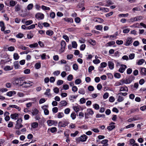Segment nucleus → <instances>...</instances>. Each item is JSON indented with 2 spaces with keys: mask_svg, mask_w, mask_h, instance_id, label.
<instances>
[{
  "mask_svg": "<svg viewBox=\"0 0 146 146\" xmlns=\"http://www.w3.org/2000/svg\"><path fill=\"white\" fill-rule=\"evenodd\" d=\"M88 89L89 91H92L94 90V88L92 86H90L88 87Z\"/></svg>",
  "mask_w": 146,
  "mask_h": 146,
  "instance_id": "nucleus-57",
  "label": "nucleus"
},
{
  "mask_svg": "<svg viewBox=\"0 0 146 146\" xmlns=\"http://www.w3.org/2000/svg\"><path fill=\"white\" fill-rule=\"evenodd\" d=\"M135 126V124L134 123L130 124L126 127V128L127 129L129 128H130L133 127Z\"/></svg>",
  "mask_w": 146,
  "mask_h": 146,
  "instance_id": "nucleus-47",
  "label": "nucleus"
},
{
  "mask_svg": "<svg viewBox=\"0 0 146 146\" xmlns=\"http://www.w3.org/2000/svg\"><path fill=\"white\" fill-rule=\"evenodd\" d=\"M145 62V60L143 59H141L139 60L137 62L138 65H142Z\"/></svg>",
  "mask_w": 146,
  "mask_h": 146,
  "instance_id": "nucleus-25",
  "label": "nucleus"
},
{
  "mask_svg": "<svg viewBox=\"0 0 146 146\" xmlns=\"http://www.w3.org/2000/svg\"><path fill=\"white\" fill-rule=\"evenodd\" d=\"M94 67L93 66H91L89 67L88 69V72H91L92 70L94 69Z\"/></svg>",
  "mask_w": 146,
  "mask_h": 146,
  "instance_id": "nucleus-62",
  "label": "nucleus"
},
{
  "mask_svg": "<svg viewBox=\"0 0 146 146\" xmlns=\"http://www.w3.org/2000/svg\"><path fill=\"white\" fill-rule=\"evenodd\" d=\"M108 65L109 68L111 70L113 69L114 67V64L111 61L108 62Z\"/></svg>",
  "mask_w": 146,
  "mask_h": 146,
  "instance_id": "nucleus-11",
  "label": "nucleus"
},
{
  "mask_svg": "<svg viewBox=\"0 0 146 146\" xmlns=\"http://www.w3.org/2000/svg\"><path fill=\"white\" fill-rule=\"evenodd\" d=\"M115 126L114 125H111L107 127V129L110 131L111 130L115 128Z\"/></svg>",
  "mask_w": 146,
  "mask_h": 146,
  "instance_id": "nucleus-37",
  "label": "nucleus"
},
{
  "mask_svg": "<svg viewBox=\"0 0 146 146\" xmlns=\"http://www.w3.org/2000/svg\"><path fill=\"white\" fill-rule=\"evenodd\" d=\"M35 17L38 19H42L44 18V15L41 13H38L35 15Z\"/></svg>",
  "mask_w": 146,
  "mask_h": 146,
  "instance_id": "nucleus-7",
  "label": "nucleus"
},
{
  "mask_svg": "<svg viewBox=\"0 0 146 146\" xmlns=\"http://www.w3.org/2000/svg\"><path fill=\"white\" fill-rule=\"evenodd\" d=\"M33 23L32 20H29L25 21V23L26 25H28L32 24Z\"/></svg>",
  "mask_w": 146,
  "mask_h": 146,
  "instance_id": "nucleus-46",
  "label": "nucleus"
},
{
  "mask_svg": "<svg viewBox=\"0 0 146 146\" xmlns=\"http://www.w3.org/2000/svg\"><path fill=\"white\" fill-rule=\"evenodd\" d=\"M47 107L48 106H43L42 107V108L44 110V112L45 115H48L49 113V111L47 108Z\"/></svg>",
  "mask_w": 146,
  "mask_h": 146,
  "instance_id": "nucleus-10",
  "label": "nucleus"
},
{
  "mask_svg": "<svg viewBox=\"0 0 146 146\" xmlns=\"http://www.w3.org/2000/svg\"><path fill=\"white\" fill-rule=\"evenodd\" d=\"M63 38L66 40V42H68L69 40V38L66 35H63Z\"/></svg>",
  "mask_w": 146,
  "mask_h": 146,
  "instance_id": "nucleus-45",
  "label": "nucleus"
},
{
  "mask_svg": "<svg viewBox=\"0 0 146 146\" xmlns=\"http://www.w3.org/2000/svg\"><path fill=\"white\" fill-rule=\"evenodd\" d=\"M63 81L61 80H58L57 82V84L58 85H60L62 84L63 83Z\"/></svg>",
  "mask_w": 146,
  "mask_h": 146,
  "instance_id": "nucleus-59",
  "label": "nucleus"
},
{
  "mask_svg": "<svg viewBox=\"0 0 146 146\" xmlns=\"http://www.w3.org/2000/svg\"><path fill=\"white\" fill-rule=\"evenodd\" d=\"M75 22L77 23H79L80 21V19L79 17H77L75 19Z\"/></svg>",
  "mask_w": 146,
  "mask_h": 146,
  "instance_id": "nucleus-63",
  "label": "nucleus"
},
{
  "mask_svg": "<svg viewBox=\"0 0 146 146\" xmlns=\"http://www.w3.org/2000/svg\"><path fill=\"white\" fill-rule=\"evenodd\" d=\"M23 127V125L22 124H21L15 125V128L17 129H19Z\"/></svg>",
  "mask_w": 146,
  "mask_h": 146,
  "instance_id": "nucleus-52",
  "label": "nucleus"
},
{
  "mask_svg": "<svg viewBox=\"0 0 146 146\" xmlns=\"http://www.w3.org/2000/svg\"><path fill=\"white\" fill-rule=\"evenodd\" d=\"M115 44V41H112L111 42H109L106 44V45L108 46H111L112 45L114 44Z\"/></svg>",
  "mask_w": 146,
  "mask_h": 146,
  "instance_id": "nucleus-36",
  "label": "nucleus"
},
{
  "mask_svg": "<svg viewBox=\"0 0 146 146\" xmlns=\"http://www.w3.org/2000/svg\"><path fill=\"white\" fill-rule=\"evenodd\" d=\"M73 109L76 112H78L79 110L80 109L78 106H74L73 107Z\"/></svg>",
  "mask_w": 146,
  "mask_h": 146,
  "instance_id": "nucleus-41",
  "label": "nucleus"
},
{
  "mask_svg": "<svg viewBox=\"0 0 146 146\" xmlns=\"http://www.w3.org/2000/svg\"><path fill=\"white\" fill-rule=\"evenodd\" d=\"M10 116L11 118L16 120L19 117V114L17 113H15L11 114Z\"/></svg>",
  "mask_w": 146,
  "mask_h": 146,
  "instance_id": "nucleus-12",
  "label": "nucleus"
},
{
  "mask_svg": "<svg viewBox=\"0 0 146 146\" xmlns=\"http://www.w3.org/2000/svg\"><path fill=\"white\" fill-rule=\"evenodd\" d=\"M50 90L48 88L46 90V91L44 93V94L48 96H51V95L50 93Z\"/></svg>",
  "mask_w": 146,
  "mask_h": 146,
  "instance_id": "nucleus-22",
  "label": "nucleus"
},
{
  "mask_svg": "<svg viewBox=\"0 0 146 146\" xmlns=\"http://www.w3.org/2000/svg\"><path fill=\"white\" fill-rule=\"evenodd\" d=\"M42 8L43 10H50V8L49 7L45 6L44 5H42Z\"/></svg>",
  "mask_w": 146,
  "mask_h": 146,
  "instance_id": "nucleus-53",
  "label": "nucleus"
},
{
  "mask_svg": "<svg viewBox=\"0 0 146 146\" xmlns=\"http://www.w3.org/2000/svg\"><path fill=\"white\" fill-rule=\"evenodd\" d=\"M132 10L134 12H135V11H141V9L139 7H137L133 8L132 9Z\"/></svg>",
  "mask_w": 146,
  "mask_h": 146,
  "instance_id": "nucleus-27",
  "label": "nucleus"
},
{
  "mask_svg": "<svg viewBox=\"0 0 146 146\" xmlns=\"http://www.w3.org/2000/svg\"><path fill=\"white\" fill-rule=\"evenodd\" d=\"M67 125V122L64 121H60L58 123V126L60 127H65Z\"/></svg>",
  "mask_w": 146,
  "mask_h": 146,
  "instance_id": "nucleus-8",
  "label": "nucleus"
},
{
  "mask_svg": "<svg viewBox=\"0 0 146 146\" xmlns=\"http://www.w3.org/2000/svg\"><path fill=\"white\" fill-rule=\"evenodd\" d=\"M96 20L95 21L96 22H98L99 23H101L103 22V20L100 18H96Z\"/></svg>",
  "mask_w": 146,
  "mask_h": 146,
  "instance_id": "nucleus-30",
  "label": "nucleus"
},
{
  "mask_svg": "<svg viewBox=\"0 0 146 146\" xmlns=\"http://www.w3.org/2000/svg\"><path fill=\"white\" fill-rule=\"evenodd\" d=\"M66 45V43L65 42L62 40L61 42V48L60 49V50L62 52H63L65 50V46Z\"/></svg>",
  "mask_w": 146,
  "mask_h": 146,
  "instance_id": "nucleus-5",
  "label": "nucleus"
},
{
  "mask_svg": "<svg viewBox=\"0 0 146 146\" xmlns=\"http://www.w3.org/2000/svg\"><path fill=\"white\" fill-rule=\"evenodd\" d=\"M127 68V66L125 65H121V67L119 70V72L121 73H123L125 71V69Z\"/></svg>",
  "mask_w": 146,
  "mask_h": 146,
  "instance_id": "nucleus-9",
  "label": "nucleus"
},
{
  "mask_svg": "<svg viewBox=\"0 0 146 146\" xmlns=\"http://www.w3.org/2000/svg\"><path fill=\"white\" fill-rule=\"evenodd\" d=\"M38 112V111L35 108L33 111L32 113L33 115H35L37 114Z\"/></svg>",
  "mask_w": 146,
  "mask_h": 146,
  "instance_id": "nucleus-29",
  "label": "nucleus"
},
{
  "mask_svg": "<svg viewBox=\"0 0 146 146\" xmlns=\"http://www.w3.org/2000/svg\"><path fill=\"white\" fill-rule=\"evenodd\" d=\"M94 113L93 111L91 109L87 110V112L85 113V118L88 119L89 118V115H92Z\"/></svg>",
  "mask_w": 146,
  "mask_h": 146,
  "instance_id": "nucleus-4",
  "label": "nucleus"
},
{
  "mask_svg": "<svg viewBox=\"0 0 146 146\" xmlns=\"http://www.w3.org/2000/svg\"><path fill=\"white\" fill-rule=\"evenodd\" d=\"M94 108L96 110H98L99 108V105L97 104H95L93 105Z\"/></svg>",
  "mask_w": 146,
  "mask_h": 146,
  "instance_id": "nucleus-56",
  "label": "nucleus"
},
{
  "mask_svg": "<svg viewBox=\"0 0 146 146\" xmlns=\"http://www.w3.org/2000/svg\"><path fill=\"white\" fill-rule=\"evenodd\" d=\"M33 84V83L29 81L24 82H23L22 87L24 88H27L32 86Z\"/></svg>",
  "mask_w": 146,
  "mask_h": 146,
  "instance_id": "nucleus-3",
  "label": "nucleus"
},
{
  "mask_svg": "<svg viewBox=\"0 0 146 146\" xmlns=\"http://www.w3.org/2000/svg\"><path fill=\"white\" fill-rule=\"evenodd\" d=\"M23 81L22 78H18L13 82V84L17 87L23 86Z\"/></svg>",
  "mask_w": 146,
  "mask_h": 146,
  "instance_id": "nucleus-1",
  "label": "nucleus"
},
{
  "mask_svg": "<svg viewBox=\"0 0 146 146\" xmlns=\"http://www.w3.org/2000/svg\"><path fill=\"white\" fill-rule=\"evenodd\" d=\"M107 75L108 78L112 79L113 78V75L110 73H108Z\"/></svg>",
  "mask_w": 146,
  "mask_h": 146,
  "instance_id": "nucleus-64",
  "label": "nucleus"
},
{
  "mask_svg": "<svg viewBox=\"0 0 146 146\" xmlns=\"http://www.w3.org/2000/svg\"><path fill=\"white\" fill-rule=\"evenodd\" d=\"M13 57L15 60H17L19 58V56L17 53H15L14 54Z\"/></svg>",
  "mask_w": 146,
  "mask_h": 146,
  "instance_id": "nucleus-33",
  "label": "nucleus"
},
{
  "mask_svg": "<svg viewBox=\"0 0 146 146\" xmlns=\"http://www.w3.org/2000/svg\"><path fill=\"white\" fill-rule=\"evenodd\" d=\"M57 131V129L55 127H53L51 128L50 131L52 133H54Z\"/></svg>",
  "mask_w": 146,
  "mask_h": 146,
  "instance_id": "nucleus-60",
  "label": "nucleus"
},
{
  "mask_svg": "<svg viewBox=\"0 0 146 146\" xmlns=\"http://www.w3.org/2000/svg\"><path fill=\"white\" fill-rule=\"evenodd\" d=\"M78 93L80 94H84L85 93L84 89V88H80L79 90Z\"/></svg>",
  "mask_w": 146,
  "mask_h": 146,
  "instance_id": "nucleus-21",
  "label": "nucleus"
},
{
  "mask_svg": "<svg viewBox=\"0 0 146 146\" xmlns=\"http://www.w3.org/2000/svg\"><path fill=\"white\" fill-rule=\"evenodd\" d=\"M75 82L76 84H79L81 82V80L79 79H77L75 80Z\"/></svg>",
  "mask_w": 146,
  "mask_h": 146,
  "instance_id": "nucleus-50",
  "label": "nucleus"
},
{
  "mask_svg": "<svg viewBox=\"0 0 146 146\" xmlns=\"http://www.w3.org/2000/svg\"><path fill=\"white\" fill-rule=\"evenodd\" d=\"M84 6V3L83 2H81L79 3L78 4L77 6V8H80Z\"/></svg>",
  "mask_w": 146,
  "mask_h": 146,
  "instance_id": "nucleus-34",
  "label": "nucleus"
},
{
  "mask_svg": "<svg viewBox=\"0 0 146 146\" xmlns=\"http://www.w3.org/2000/svg\"><path fill=\"white\" fill-rule=\"evenodd\" d=\"M88 137L85 135H81L80 137H79L76 139V141L77 143L80 142H84L86 141Z\"/></svg>",
  "mask_w": 146,
  "mask_h": 146,
  "instance_id": "nucleus-2",
  "label": "nucleus"
},
{
  "mask_svg": "<svg viewBox=\"0 0 146 146\" xmlns=\"http://www.w3.org/2000/svg\"><path fill=\"white\" fill-rule=\"evenodd\" d=\"M38 125V124L37 122H35L31 124V127L33 128H37Z\"/></svg>",
  "mask_w": 146,
  "mask_h": 146,
  "instance_id": "nucleus-24",
  "label": "nucleus"
},
{
  "mask_svg": "<svg viewBox=\"0 0 146 146\" xmlns=\"http://www.w3.org/2000/svg\"><path fill=\"white\" fill-rule=\"evenodd\" d=\"M78 133V131H76L74 133H71L70 135L71 136L75 137L76 136Z\"/></svg>",
  "mask_w": 146,
  "mask_h": 146,
  "instance_id": "nucleus-61",
  "label": "nucleus"
},
{
  "mask_svg": "<svg viewBox=\"0 0 146 146\" xmlns=\"http://www.w3.org/2000/svg\"><path fill=\"white\" fill-rule=\"evenodd\" d=\"M63 19L65 21L68 23H72L73 22V19L71 18L66 17Z\"/></svg>",
  "mask_w": 146,
  "mask_h": 146,
  "instance_id": "nucleus-13",
  "label": "nucleus"
},
{
  "mask_svg": "<svg viewBox=\"0 0 146 146\" xmlns=\"http://www.w3.org/2000/svg\"><path fill=\"white\" fill-rule=\"evenodd\" d=\"M73 68L74 70H76L78 69V67L77 65L75 64L73 65Z\"/></svg>",
  "mask_w": 146,
  "mask_h": 146,
  "instance_id": "nucleus-58",
  "label": "nucleus"
},
{
  "mask_svg": "<svg viewBox=\"0 0 146 146\" xmlns=\"http://www.w3.org/2000/svg\"><path fill=\"white\" fill-rule=\"evenodd\" d=\"M47 123L49 126H51L54 123V121L51 120H48L47 121Z\"/></svg>",
  "mask_w": 146,
  "mask_h": 146,
  "instance_id": "nucleus-20",
  "label": "nucleus"
},
{
  "mask_svg": "<svg viewBox=\"0 0 146 146\" xmlns=\"http://www.w3.org/2000/svg\"><path fill=\"white\" fill-rule=\"evenodd\" d=\"M96 28L98 30H101L103 29V26L102 25H98L96 26Z\"/></svg>",
  "mask_w": 146,
  "mask_h": 146,
  "instance_id": "nucleus-42",
  "label": "nucleus"
},
{
  "mask_svg": "<svg viewBox=\"0 0 146 146\" xmlns=\"http://www.w3.org/2000/svg\"><path fill=\"white\" fill-rule=\"evenodd\" d=\"M72 46L73 48H76L77 46V44L76 42L73 41L72 42Z\"/></svg>",
  "mask_w": 146,
  "mask_h": 146,
  "instance_id": "nucleus-44",
  "label": "nucleus"
},
{
  "mask_svg": "<svg viewBox=\"0 0 146 146\" xmlns=\"http://www.w3.org/2000/svg\"><path fill=\"white\" fill-rule=\"evenodd\" d=\"M132 38L131 37H128L126 40L125 45L128 46L131 44L133 42Z\"/></svg>",
  "mask_w": 146,
  "mask_h": 146,
  "instance_id": "nucleus-6",
  "label": "nucleus"
},
{
  "mask_svg": "<svg viewBox=\"0 0 146 146\" xmlns=\"http://www.w3.org/2000/svg\"><path fill=\"white\" fill-rule=\"evenodd\" d=\"M141 74L142 75H146V68H141L140 72Z\"/></svg>",
  "mask_w": 146,
  "mask_h": 146,
  "instance_id": "nucleus-14",
  "label": "nucleus"
},
{
  "mask_svg": "<svg viewBox=\"0 0 146 146\" xmlns=\"http://www.w3.org/2000/svg\"><path fill=\"white\" fill-rule=\"evenodd\" d=\"M57 114V117L59 118H61L64 116V114L62 112H59Z\"/></svg>",
  "mask_w": 146,
  "mask_h": 146,
  "instance_id": "nucleus-35",
  "label": "nucleus"
},
{
  "mask_svg": "<svg viewBox=\"0 0 146 146\" xmlns=\"http://www.w3.org/2000/svg\"><path fill=\"white\" fill-rule=\"evenodd\" d=\"M22 121V120L21 118L18 119L16 121V125L19 124H21Z\"/></svg>",
  "mask_w": 146,
  "mask_h": 146,
  "instance_id": "nucleus-48",
  "label": "nucleus"
},
{
  "mask_svg": "<svg viewBox=\"0 0 146 146\" xmlns=\"http://www.w3.org/2000/svg\"><path fill=\"white\" fill-rule=\"evenodd\" d=\"M121 81L122 82V84H128L130 83L131 82L128 79H126L124 80H122Z\"/></svg>",
  "mask_w": 146,
  "mask_h": 146,
  "instance_id": "nucleus-17",
  "label": "nucleus"
},
{
  "mask_svg": "<svg viewBox=\"0 0 146 146\" xmlns=\"http://www.w3.org/2000/svg\"><path fill=\"white\" fill-rule=\"evenodd\" d=\"M13 68V66H7L4 68V70L5 71H9L12 70Z\"/></svg>",
  "mask_w": 146,
  "mask_h": 146,
  "instance_id": "nucleus-15",
  "label": "nucleus"
},
{
  "mask_svg": "<svg viewBox=\"0 0 146 146\" xmlns=\"http://www.w3.org/2000/svg\"><path fill=\"white\" fill-rule=\"evenodd\" d=\"M139 109L137 108L133 109L130 110V113H133L136 111H138Z\"/></svg>",
  "mask_w": 146,
  "mask_h": 146,
  "instance_id": "nucleus-54",
  "label": "nucleus"
},
{
  "mask_svg": "<svg viewBox=\"0 0 146 146\" xmlns=\"http://www.w3.org/2000/svg\"><path fill=\"white\" fill-rule=\"evenodd\" d=\"M67 102L65 100L61 101L60 102V105L61 107L65 106L67 105Z\"/></svg>",
  "mask_w": 146,
  "mask_h": 146,
  "instance_id": "nucleus-18",
  "label": "nucleus"
},
{
  "mask_svg": "<svg viewBox=\"0 0 146 146\" xmlns=\"http://www.w3.org/2000/svg\"><path fill=\"white\" fill-rule=\"evenodd\" d=\"M107 66V64L106 63L104 62H103L101 64L100 68H104L106 67Z\"/></svg>",
  "mask_w": 146,
  "mask_h": 146,
  "instance_id": "nucleus-40",
  "label": "nucleus"
},
{
  "mask_svg": "<svg viewBox=\"0 0 146 146\" xmlns=\"http://www.w3.org/2000/svg\"><path fill=\"white\" fill-rule=\"evenodd\" d=\"M33 7V5L32 3L29 4L27 7V9L28 10H30L32 9Z\"/></svg>",
  "mask_w": 146,
  "mask_h": 146,
  "instance_id": "nucleus-28",
  "label": "nucleus"
},
{
  "mask_svg": "<svg viewBox=\"0 0 146 146\" xmlns=\"http://www.w3.org/2000/svg\"><path fill=\"white\" fill-rule=\"evenodd\" d=\"M14 65L15 69L18 68L19 65V62L18 61H15L14 62Z\"/></svg>",
  "mask_w": 146,
  "mask_h": 146,
  "instance_id": "nucleus-26",
  "label": "nucleus"
},
{
  "mask_svg": "<svg viewBox=\"0 0 146 146\" xmlns=\"http://www.w3.org/2000/svg\"><path fill=\"white\" fill-rule=\"evenodd\" d=\"M16 92L15 91H10L7 93V95L9 96H11L13 94H15Z\"/></svg>",
  "mask_w": 146,
  "mask_h": 146,
  "instance_id": "nucleus-19",
  "label": "nucleus"
},
{
  "mask_svg": "<svg viewBox=\"0 0 146 146\" xmlns=\"http://www.w3.org/2000/svg\"><path fill=\"white\" fill-rule=\"evenodd\" d=\"M89 42L92 45H94L96 44V41L94 40L90 39L89 40Z\"/></svg>",
  "mask_w": 146,
  "mask_h": 146,
  "instance_id": "nucleus-39",
  "label": "nucleus"
},
{
  "mask_svg": "<svg viewBox=\"0 0 146 146\" xmlns=\"http://www.w3.org/2000/svg\"><path fill=\"white\" fill-rule=\"evenodd\" d=\"M128 88L127 86H124L123 87H121L119 90V91L123 92H128Z\"/></svg>",
  "mask_w": 146,
  "mask_h": 146,
  "instance_id": "nucleus-16",
  "label": "nucleus"
},
{
  "mask_svg": "<svg viewBox=\"0 0 146 146\" xmlns=\"http://www.w3.org/2000/svg\"><path fill=\"white\" fill-rule=\"evenodd\" d=\"M46 33L47 35L51 36L53 34L54 32L52 30H47L46 32Z\"/></svg>",
  "mask_w": 146,
  "mask_h": 146,
  "instance_id": "nucleus-23",
  "label": "nucleus"
},
{
  "mask_svg": "<svg viewBox=\"0 0 146 146\" xmlns=\"http://www.w3.org/2000/svg\"><path fill=\"white\" fill-rule=\"evenodd\" d=\"M18 48L20 49H21L23 50H27V49L29 48L28 47H26L24 46H23L22 45H21L19 46Z\"/></svg>",
  "mask_w": 146,
  "mask_h": 146,
  "instance_id": "nucleus-32",
  "label": "nucleus"
},
{
  "mask_svg": "<svg viewBox=\"0 0 146 146\" xmlns=\"http://www.w3.org/2000/svg\"><path fill=\"white\" fill-rule=\"evenodd\" d=\"M129 15L128 13L125 14H119L118 16L119 17H127Z\"/></svg>",
  "mask_w": 146,
  "mask_h": 146,
  "instance_id": "nucleus-43",
  "label": "nucleus"
},
{
  "mask_svg": "<svg viewBox=\"0 0 146 146\" xmlns=\"http://www.w3.org/2000/svg\"><path fill=\"white\" fill-rule=\"evenodd\" d=\"M71 117L73 119H74L76 118V114L75 112L72 113L71 115Z\"/></svg>",
  "mask_w": 146,
  "mask_h": 146,
  "instance_id": "nucleus-49",
  "label": "nucleus"
},
{
  "mask_svg": "<svg viewBox=\"0 0 146 146\" xmlns=\"http://www.w3.org/2000/svg\"><path fill=\"white\" fill-rule=\"evenodd\" d=\"M121 95H119L117 100L119 102H121L123 100V98L122 96H121Z\"/></svg>",
  "mask_w": 146,
  "mask_h": 146,
  "instance_id": "nucleus-38",
  "label": "nucleus"
},
{
  "mask_svg": "<svg viewBox=\"0 0 146 146\" xmlns=\"http://www.w3.org/2000/svg\"><path fill=\"white\" fill-rule=\"evenodd\" d=\"M35 68L36 69H39L41 67V65L40 63H36L35 65Z\"/></svg>",
  "mask_w": 146,
  "mask_h": 146,
  "instance_id": "nucleus-51",
  "label": "nucleus"
},
{
  "mask_svg": "<svg viewBox=\"0 0 146 146\" xmlns=\"http://www.w3.org/2000/svg\"><path fill=\"white\" fill-rule=\"evenodd\" d=\"M16 4L15 2L13 1H11L10 2V5L11 6H14Z\"/></svg>",
  "mask_w": 146,
  "mask_h": 146,
  "instance_id": "nucleus-55",
  "label": "nucleus"
},
{
  "mask_svg": "<svg viewBox=\"0 0 146 146\" xmlns=\"http://www.w3.org/2000/svg\"><path fill=\"white\" fill-rule=\"evenodd\" d=\"M38 46V44L37 43H35L34 44H30L29 45V47L31 48H35Z\"/></svg>",
  "mask_w": 146,
  "mask_h": 146,
  "instance_id": "nucleus-31",
  "label": "nucleus"
}]
</instances>
